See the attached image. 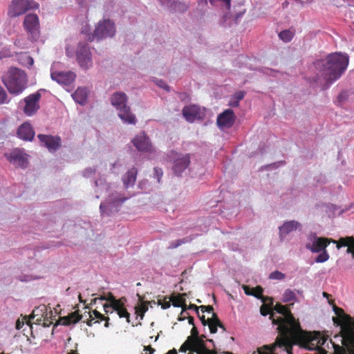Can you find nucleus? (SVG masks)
<instances>
[{
    "mask_svg": "<svg viewBox=\"0 0 354 354\" xmlns=\"http://www.w3.org/2000/svg\"><path fill=\"white\" fill-rule=\"evenodd\" d=\"M281 304L275 306L276 311L282 315L277 319L273 318V324L278 325L277 330L280 337L277 338L276 342L270 345H265L259 348L253 354H276L275 350L279 347H286L292 336H297L301 346L310 350L316 351L314 354H346L345 349L332 340L328 342L326 336L320 332H306L301 330L299 323L293 317L290 307Z\"/></svg>",
    "mask_w": 354,
    "mask_h": 354,
    "instance_id": "nucleus-1",
    "label": "nucleus"
},
{
    "mask_svg": "<svg viewBox=\"0 0 354 354\" xmlns=\"http://www.w3.org/2000/svg\"><path fill=\"white\" fill-rule=\"evenodd\" d=\"M348 62L347 54L336 52L329 54L324 59L316 60L314 66L326 83L330 85L345 72Z\"/></svg>",
    "mask_w": 354,
    "mask_h": 354,
    "instance_id": "nucleus-2",
    "label": "nucleus"
},
{
    "mask_svg": "<svg viewBox=\"0 0 354 354\" xmlns=\"http://www.w3.org/2000/svg\"><path fill=\"white\" fill-rule=\"evenodd\" d=\"M95 198H99L100 195L103 193H109L106 202L101 203L100 210L102 214L111 215L118 212L119 207L129 198L123 196L120 193L117 192H111V185L106 183L105 179L100 178L95 180Z\"/></svg>",
    "mask_w": 354,
    "mask_h": 354,
    "instance_id": "nucleus-3",
    "label": "nucleus"
},
{
    "mask_svg": "<svg viewBox=\"0 0 354 354\" xmlns=\"http://www.w3.org/2000/svg\"><path fill=\"white\" fill-rule=\"evenodd\" d=\"M2 82L10 94L18 95L27 87L28 77L24 71L10 68L1 77Z\"/></svg>",
    "mask_w": 354,
    "mask_h": 354,
    "instance_id": "nucleus-4",
    "label": "nucleus"
},
{
    "mask_svg": "<svg viewBox=\"0 0 354 354\" xmlns=\"http://www.w3.org/2000/svg\"><path fill=\"white\" fill-rule=\"evenodd\" d=\"M335 312L341 319L343 326L341 334L334 338L340 341L349 354H354V321L339 308H335Z\"/></svg>",
    "mask_w": 354,
    "mask_h": 354,
    "instance_id": "nucleus-5",
    "label": "nucleus"
},
{
    "mask_svg": "<svg viewBox=\"0 0 354 354\" xmlns=\"http://www.w3.org/2000/svg\"><path fill=\"white\" fill-rule=\"evenodd\" d=\"M111 105L118 111V115L121 120L128 124H136L137 119L127 105V95L121 91L115 92L110 98Z\"/></svg>",
    "mask_w": 354,
    "mask_h": 354,
    "instance_id": "nucleus-6",
    "label": "nucleus"
},
{
    "mask_svg": "<svg viewBox=\"0 0 354 354\" xmlns=\"http://www.w3.org/2000/svg\"><path fill=\"white\" fill-rule=\"evenodd\" d=\"M59 63H53L50 68V77L53 81L66 86L71 87L76 78V74L72 71H56L55 68Z\"/></svg>",
    "mask_w": 354,
    "mask_h": 354,
    "instance_id": "nucleus-7",
    "label": "nucleus"
},
{
    "mask_svg": "<svg viewBox=\"0 0 354 354\" xmlns=\"http://www.w3.org/2000/svg\"><path fill=\"white\" fill-rule=\"evenodd\" d=\"M77 61L81 68L88 69L93 65L90 47L85 41H80L76 50Z\"/></svg>",
    "mask_w": 354,
    "mask_h": 354,
    "instance_id": "nucleus-8",
    "label": "nucleus"
},
{
    "mask_svg": "<svg viewBox=\"0 0 354 354\" xmlns=\"http://www.w3.org/2000/svg\"><path fill=\"white\" fill-rule=\"evenodd\" d=\"M35 8H37V3L33 0H13L8 14L11 17H16Z\"/></svg>",
    "mask_w": 354,
    "mask_h": 354,
    "instance_id": "nucleus-9",
    "label": "nucleus"
},
{
    "mask_svg": "<svg viewBox=\"0 0 354 354\" xmlns=\"http://www.w3.org/2000/svg\"><path fill=\"white\" fill-rule=\"evenodd\" d=\"M330 242L337 244L338 241L319 237L315 233H310L308 236V243L306 248L313 253H319L325 250Z\"/></svg>",
    "mask_w": 354,
    "mask_h": 354,
    "instance_id": "nucleus-10",
    "label": "nucleus"
},
{
    "mask_svg": "<svg viewBox=\"0 0 354 354\" xmlns=\"http://www.w3.org/2000/svg\"><path fill=\"white\" fill-rule=\"evenodd\" d=\"M190 155L175 153L172 161L171 171L173 174L179 177L188 168L190 164Z\"/></svg>",
    "mask_w": 354,
    "mask_h": 354,
    "instance_id": "nucleus-11",
    "label": "nucleus"
},
{
    "mask_svg": "<svg viewBox=\"0 0 354 354\" xmlns=\"http://www.w3.org/2000/svg\"><path fill=\"white\" fill-rule=\"evenodd\" d=\"M115 34V24L110 19L100 21L95 29V36L98 40L112 37Z\"/></svg>",
    "mask_w": 354,
    "mask_h": 354,
    "instance_id": "nucleus-12",
    "label": "nucleus"
},
{
    "mask_svg": "<svg viewBox=\"0 0 354 354\" xmlns=\"http://www.w3.org/2000/svg\"><path fill=\"white\" fill-rule=\"evenodd\" d=\"M24 26L30 35L31 41H36L39 36V18L37 15L28 14L25 17Z\"/></svg>",
    "mask_w": 354,
    "mask_h": 354,
    "instance_id": "nucleus-13",
    "label": "nucleus"
},
{
    "mask_svg": "<svg viewBox=\"0 0 354 354\" xmlns=\"http://www.w3.org/2000/svg\"><path fill=\"white\" fill-rule=\"evenodd\" d=\"M41 91V90L37 91L24 98L25 106L24 112L26 115H32L39 109V101L41 96L40 93Z\"/></svg>",
    "mask_w": 354,
    "mask_h": 354,
    "instance_id": "nucleus-14",
    "label": "nucleus"
},
{
    "mask_svg": "<svg viewBox=\"0 0 354 354\" xmlns=\"http://www.w3.org/2000/svg\"><path fill=\"white\" fill-rule=\"evenodd\" d=\"M37 138L41 145L46 147L50 152L56 151L61 147V138L58 136L39 134Z\"/></svg>",
    "mask_w": 354,
    "mask_h": 354,
    "instance_id": "nucleus-15",
    "label": "nucleus"
},
{
    "mask_svg": "<svg viewBox=\"0 0 354 354\" xmlns=\"http://www.w3.org/2000/svg\"><path fill=\"white\" fill-rule=\"evenodd\" d=\"M131 142L139 151L149 152L152 151V145L150 139L145 132L138 133Z\"/></svg>",
    "mask_w": 354,
    "mask_h": 354,
    "instance_id": "nucleus-16",
    "label": "nucleus"
},
{
    "mask_svg": "<svg viewBox=\"0 0 354 354\" xmlns=\"http://www.w3.org/2000/svg\"><path fill=\"white\" fill-rule=\"evenodd\" d=\"M236 120V115L232 109H227L220 113L216 120V123L220 129H229L232 127Z\"/></svg>",
    "mask_w": 354,
    "mask_h": 354,
    "instance_id": "nucleus-17",
    "label": "nucleus"
},
{
    "mask_svg": "<svg viewBox=\"0 0 354 354\" xmlns=\"http://www.w3.org/2000/svg\"><path fill=\"white\" fill-rule=\"evenodd\" d=\"M160 3L171 12L184 13L189 6L179 0H158Z\"/></svg>",
    "mask_w": 354,
    "mask_h": 354,
    "instance_id": "nucleus-18",
    "label": "nucleus"
},
{
    "mask_svg": "<svg viewBox=\"0 0 354 354\" xmlns=\"http://www.w3.org/2000/svg\"><path fill=\"white\" fill-rule=\"evenodd\" d=\"M182 112L184 118L189 122H193L196 120H201L204 117V112L196 105L185 106Z\"/></svg>",
    "mask_w": 354,
    "mask_h": 354,
    "instance_id": "nucleus-19",
    "label": "nucleus"
},
{
    "mask_svg": "<svg viewBox=\"0 0 354 354\" xmlns=\"http://www.w3.org/2000/svg\"><path fill=\"white\" fill-rule=\"evenodd\" d=\"M8 160L21 168H26L28 165L27 155L18 149H15L10 152Z\"/></svg>",
    "mask_w": 354,
    "mask_h": 354,
    "instance_id": "nucleus-20",
    "label": "nucleus"
},
{
    "mask_svg": "<svg viewBox=\"0 0 354 354\" xmlns=\"http://www.w3.org/2000/svg\"><path fill=\"white\" fill-rule=\"evenodd\" d=\"M301 228V224L296 221H288L284 222L282 225L279 227V239L282 241L286 236L290 232Z\"/></svg>",
    "mask_w": 354,
    "mask_h": 354,
    "instance_id": "nucleus-21",
    "label": "nucleus"
},
{
    "mask_svg": "<svg viewBox=\"0 0 354 354\" xmlns=\"http://www.w3.org/2000/svg\"><path fill=\"white\" fill-rule=\"evenodd\" d=\"M17 136L24 141H32L35 137V131L30 123L24 122L19 127Z\"/></svg>",
    "mask_w": 354,
    "mask_h": 354,
    "instance_id": "nucleus-22",
    "label": "nucleus"
},
{
    "mask_svg": "<svg viewBox=\"0 0 354 354\" xmlns=\"http://www.w3.org/2000/svg\"><path fill=\"white\" fill-rule=\"evenodd\" d=\"M342 247H347L346 253L351 254L354 259V238L353 236L340 238L337 242L336 248L339 250Z\"/></svg>",
    "mask_w": 354,
    "mask_h": 354,
    "instance_id": "nucleus-23",
    "label": "nucleus"
},
{
    "mask_svg": "<svg viewBox=\"0 0 354 354\" xmlns=\"http://www.w3.org/2000/svg\"><path fill=\"white\" fill-rule=\"evenodd\" d=\"M127 299L124 297H122L120 299H117V301H114L115 311L117 312L120 317L127 318V322H129L130 314L127 312L124 308V301Z\"/></svg>",
    "mask_w": 354,
    "mask_h": 354,
    "instance_id": "nucleus-24",
    "label": "nucleus"
},
{
    "mask_svg": "<svg viewBox=\"0 0 354 354\" xmlns=\"http://www.w3.org/2000/svg\"><path fill=\"white\" fill-rule=\"evenodd\" d=\"M88 97V91L86 88L78 87L74 93L72 94V97L75 102L84 105L86 104Z\"/></svg>",
    "mask_w": 354,
    "mask_h": 354,
    "instance_id": "nucleus-25",
    "label": "nucleus"
},
{
    "mask_svg": "<svg viewBox=\"0 0 354 354\" xmlns=\"http://www.w3.org/2000/svg\"><path fill=\"white\" fill-rule=\"evenodd\" d=\"M136 176L137 169L135 167H132L128 170V171L122 177L124 186L126 188L133 186L136 182Z\"/></svg>",
    "mask_w": 354,
    "mask_h": 354,
    "instance_id": "nucleus-26",
    "label": "nucleus"
},
{
    "mask_svg": "<svg viewBox=\"0 0 354 354\" xmlns=\"http://www.w3.org/2000/svg\"><path fill=\"white\" fill-rule=\"evenodd\" d=\"M353 207V205H346L344 208H342L341 207H338L333 204H329L327 206V208L328 209V212H330L329 216H340L344 212L351 209Z\"/></svg>",
    "mask_w": 354,
    "mask_h": 354,
    "instance_id": "nucleus-27",
    "label": "nucleus"
},
{
    "mask_svg": "<svg viewBox=\"0 0 354 354\" xmlns=\"http://www.w3.org/2000/svg\"><path fill=\"white\" fill-rule=\"evenodd\" d=\"M99 299L106 300L109 302V304H106L103 306L106 313H112L115 311V306L113 304L114 301H117V299L112 295H110L109 297H101Z\"/></svg>",
    "mask_w": 354,
    "mask_h": 354,
    "instance_id": "nucleus-28",
    "label": "nucleus"
},
{
    "mask_svg": "<svg viewBox=\"0 0 354 354\" xmlns=\"http://www.w3.org/2000/svg\"><path fill=\"white\" fill-rule=\"evenodd\" d=\"M81 316L79 315L76 312L72 313L68 317H63L62 324L64 326H69L71 324H75L81 319Z\"/></svg>",
    "mask_w": 354,
    "mask_h": 354,
    "instance_id": "nucleus-29",
    "label": "nucleus"
},
{
    "mask_svg": "<svg viewBox=\"0 0 354 354\" xmlns=\"http://www.w3.org/2000/svg\"><path fill=\"white\" fill-rule=\"evenodd\" d=\"M137 295L139 297L140 304L135 307L136 313L140 317L141 319H142L145 313L148 310V302L142 301V298L140 297V295Z\"/></svg>",
    "mask_w": 354,
    "mask_h": 354,
    "instance_id": "nucleus-30",
    "label": "nucleus"
},
{
    "mask_svg": "<svg viewBox=\"0 0 354 354\" xmlns=\"http://www.w3.org/2000/svg\"><path fill=\"white\" fill-rule=\"evenodd\" d=\"M282 301L288 303L290 301H298L294 291L290 289H286L282 295Z\"/></svg>",
    "mask_w": 354,
    "mask_h": 354,
    "instance_id": "nucleus-31",
    "label": "nucleus"
},
{
    "mask_svg": "<svg viewBox=\"0 0 354 354\" xmlns=\"http://www.w3.org/2000/svg\"><path fill=\"white\" fill-rule=\"evenodd\" d=\"M194 239L193 236H187L183 239H179L175 241H172L169 243V245L168 246L169 249H174L183 243H189Z\"/></svg>",
    "mask_w": 354,
    "mask_h": 354,
    "instance_id": "nucleus-32",
    "label": "nucleus"
},
{
    "mask_svg": "<svg viewBox=\"0 0 354 354\" xmlns=\"http://www.w3.org/2000/svg\"><path fill=\"white\" fill-rule=\"evenodd\" d=\"M294 37V33L290 30H284L279 33V37L284 42H289Z\"/></svg>",
    "mask_w": 354,
    "mask_h": 354,
    "instance_id": "nucleus-33",
    "label": "nucleus"
},
{
    "mask_svg": "<svg viewBox=\"0 0 354 354\" xmlns=\"http://www.w3.org/2000/svg\"><path fill=\"white\" fill-rule=\"evenodd\" d=\"M208 325L209 327L210 332L212 333H216L217 332L218 326L225 330L223 324L220 322L217 317H216V319H213L212 320H209L208 322Z\"/></svg>",
    "mask_w": 354,
    "mask_h": 354,
    "instance_id": "nucleus-34",
    "label": "nucleus"
},
{
    "mask_svg": "<svg viewBox=\"0 0 354 354\" xmlns=\"http://www.w3.org/2000/svg\"><path fill=\"white\" fill-rule=\"evenodd\" d=\"M34 316H41V317L48 318L47 308L45 305H41L32 311Z\"/></svg>",
    "mask_w": 354,
    "mask_h": 354,
    "instance_id": "nucleus-35",
    "label": "nucleus"
},
{
    "mask_svg": "<svg viewBox=\"0 0 354 354\" xmlns=\"http://www.w3.org/2000/svg\"><path fill=\"white\" fill-rule=\"evenodd\" d=\"M209 3L213 6H218V3L223 5L227 10L230 9L231 0H209Z\"/></svg>",
    "mask_w": 354,
    "mask_h": 354,
    "instance_id": "nucleus-36",
    "label": "nucleus"
},
{
    "mask_svg": "<svg viewBox=\"0 0 354 354\" xmlns=\"http://www.w3.org/2000/svg\"><path fill=\"white\" fill-rule=\"evenodd\" d=\"M329 259V254L326 252V249L320 252V254L316 257L315 262L324 263Z\"/></svg>",
    "mask_w": 354,
    "mask_h": 354,
    "instance_id": "nucleus-37",
    "label": "nucleus"
},
{
    "mask_svg": "<svg viewBox=\"0 0 354 354\" xmlns=\"http://www.w3.org/2000/svg\"><path fill=\"white\" fill-rule=\"evenodd\" d=\"M163 176V171L161 168L156 167L153 168V177L157 180L158 183H160L161 178Z\"/></svg>",
    "mask_w": 354,
    "mask_h": 354,
    "instance_id": "nucleus-38",
    "label": "nucleus"
},
{
    "mask_svg": "<svg viewBox=\"0 0 354 354\" xmlns=\"http://www.w3.org/2000/svg\"><path fill=\"white\" fill-rule=\"evenodd\" d=\"M153 82L160 88H163L167 92L170 91V87L161 79L155 78Z\"/></svg>",
    "mask_w": 354,
    "mask_h": 354,
    "instance_id": "nucleus-39",
    "label": "nucleus"
},
{
    "mask_svg": "<svg viewBox=\"0 0 354 354\" xmlns=\"http://www.w3.org/2000/svg\"><path fill=\"white\" fill-rule=\"evenodd\" d=\"M82 34L85 35L86 36V39L89 41H92L95 37V33L91 34L90 32V28L88 27L86 25L82 27Z\"/></svg>",
    "mask_w": 354,
    "mask_h": 354,
    "instance_id": "nucleus-40",
    "label": "nucleus"
},
{
    "mask_svg": "<svg viewBox=\"0 0 354 354\" xmlns=\"http://www.w3.org/2000/svg\"><path fill=\"white\" fill-rule=\"evenodd\" d=\"M9 102L8 95L2 86H0V104Z\"/></svg>",
    "mask_w": 354,
    "mask_h": 354,
    "instance_id": "nucleus-41",
    "label": "nucleus"
},
{
    "mask_svg": "<svg viewBox=\"0 0 354 354\" xmlns=\"http://www.w3.org/2000/svg\"><path fill=\"white\" fill-rule=\"evenodd\" d=\"M285 277L286 275L283 273L279 271H274L270 274L269 278L271 279L282 280Z\"/></svg>",
    "mask_w": 354,
    "mask_h": 354,
    "instance_id": "nucleus-42",
    "label": "nucleus"
},
{
    "mask_svg": "<svg viewBox=\"0 0 354 354\" xmlns=\"http://www.w3.org/2000/svg\"><path fill=\"white\" fill-rule=\"evenodd\" d=\"M190 308H194V309L196 311V313H197V314H198V317L200 318V319L201 320V322H202V323H203V324L204 326H205L206 324H208V322H209V320H212V319H208L207 320H206V319H205V316H204L203 315H202L201 316V315H200V313H199V312H198V306H195V305H192V306H190Z\"/></svg>",
    "mask_w": 354,
    "mask_h": 354,
    "instance_id": "nucleus-43",
    "label": "nucleus"
},
{
    "mask_svg": "<svg viewBox=\"0 0 354 354\" xmlns=\"http://www.w3.org/2000/svg\"><path fill=\"white\" fill-rule=\"evenodd\" d=\"M95 173V169L94 168H86L82 171V175L85 178H89L92 175H93Z\"/></svg>",
    "mask_w": 354,
    "mask_h": 354,
    "instance_id": "nucleus-44",
    "label": "nucleus"
},
{
    "mask_svg": "<svg viewBox=\"0 0 354 354\" xmlns=\"http://www.w3.org/2000/svg\"><path fill=\"white\" fill-rule=\"evenodd\" d=\"M245 96V92L244 91H237L233 95V97L235 98V100H237L239 102Z\"/></svg>",
    "mask_w": 354,
    "mask_h": 354,
    "instance_id": "nucleus-45",
    "label": "nucleus"
},
{
    "mask_svg": "<svg viewBox=\"0 0 354 354\" xmlns=\"http://www.w3.org/2000/svg\"><path fill=\"white\" fill-rule=\"evenodd\" d=\"M252 292L257 293V295L254 296L259 298L263 293V289L260 286H257L256 288L252 289Z\"/></svg>",
    "mask_w": 354,
    "mask_h": 354,
    "instance_id": "nucleus-46",
    "label": "nucleus"
},
{
    "mask_svg": "<svg viewBox=\"0 0 354 354\" xmlns=\"http://www.w3.org/2000/svg\"><path fill=\"white\" fill-rule=\"evenodd\" d=\"M93 314L95 315V317L97 318V319H105V320H109V318L107 317H104V316L101 314L100 313L97 312V310H94L93 311Z\"/></svg>",
    "mask_w": 354,
    "mask_h": 354,
    "instance_id": "nucleus-47",
    "label": "nucleus"
},
{
    "mask_svg": "<svg viewBox=\"0 0 354 354\" xmlns=\"http://www.w3.org/2000/svg\"><path fill=\"white\" fill-rule=\"evenodd\" d=\"M24 59H26V64H27V65H28V66H32V65H33L34 60H33V58H32V57H31L30 56H29V55H26V54H25V55H24Z\"/></svg>",
    "mask_w": 354,
    "mask_h": 354,
    "instance_id": "nucleus-48",
    "label": "nucleus"
},
{
    "mask_svg": "<svg viewBox=\"0 0 354 354\" xmlns=\"http://www.w3.org/2000/svg\"><path fill=\"white\" fill-rule=\"evenodd\" d=\"M243 289L244 290V292L245 293V295H256L257 293H254L253 292H252V289L250 288V287H248V286H243Z\"/></svg>",
    "mask_w": 354,
    "mask_h": 354,
    "instance_id": "nucleus-49",
    "label": "nucleus"
},
{
    "mask_svg": "<svg viewBox=\"0 0 354 354\" xmlns=\"http://www.w3.org/2000/svg\"><path fill=\"white\" fill-rule=\"evenodd\" d=\"M239 105V102L237 100H235L234 97H232L229 102V106L232 107H237Z\"/></svg>",
    "mask_w": 354,
    "mask_h": 354,
    "instance_id": "nucleus-50",
    "label": "nucleus"
},
{
    "mask_svg": "<svg viewBox=\"0 0 354 354\" xmlns=\"http://www.w3.org/2000/svg\"><path fill=\"white\" fill-rule=\"evenodd\" d=\"M260 312L263 316H266L267 315L269 314V310L264 306L261 307Z\"/></svg>",
    "mask_w": 354,
    "mask_h": 354,
    "instance_id": "nucleus-51",
    "label": "nucleus"
},
{
    "mask_svg": "<svg viewBox=\"0 0 354 354\" xmlns=\"http://www.w3.org/2000/svg\"><path fill=\"white\" fill-rule=\"evenodd\" d=\"M198 308V309L200 308L201 310L203 313L206 312L207 309H209V310H213V308L212 306H199Z\"/></svg>",
    "mask_w": 354,
    "mask_h": 354,
    "instance_id": "nucleus-52",
    "label": "nucleus"
},
{
    "mask_svg": "<svg viewBox=\"0 0 354 354\" xmlns=\"http://www.w3.org/2000/svg\"><path fill=\"white\" fill-rule=\"evenodd\" d=\"M337 98H338L339 102H341L342 100H344V98H345V94H344V93H341L338 95Z\"/></svg>",
    "mask_w": 354,
    "mask_h": 354,
    "instance_id": "nucleus-53",
    "label": "nucleus"
},
{
    "mask_svg": "<svg viewBox=\"0 0 354 354\" xmlns=\"http://www.w3.org/2000/svg\"><path fill=\"white\" fill-rule=\"evenodd\" d=\"M170 307V303L169 301L165 302L164 304L162 305V308L167 309Z\"/></svg>",
    "mask_w": 354,
    "mask_h": 354,
    "instance_id": "nucleus-54",
    "label": "nucleus"
},
{
    "mask_svg": "<svg viewBox=\"0 0 354 354\" xmlns=\"http://www.w3.org/2000/svg\"><path fill=\"white\" fill-rule=\"evenodd\" d=\"M145 351H150V354L153 353L155 351V350L153 348H152L151 347H150V346L145 347Z\"/></svg>",
    "mask_w": 354,
    "mask_h": 354,
    "instance_id": "nucleus-55",
    "label": "nucleus"
},
{
    "mask_svg": "<svg viewBox=\"0 0 354 354\" xmlns=\"http://www.w3.org/2000/svg\"><path fill=\"white\" fill-rule=\"evenodd\" d=\"M166 354H177V351L176 349H172L169 351Z\"/></svg>",
    "mask_w": 354,
    "mask_h": 354,
    "instance_id": "nucleus-56",
    "label": "nucleus"
},
{
    "mask_svg": "<svg viewBox=\"0 0 354 354\" xmlns=\"http://www.w3.org/2000/svg\"><path fill=\"white\" fill-rule=\"evenodd\" d=\"M189 323L190 324H194V318L193 317H189Z\"/></svg>",
    "mask_w": 354,
    "mask_h": 354,
    "instance_id": "nucleus-57",
    "label": "nucleus"
},
{
    "mask_svg": "<svg viewBox=\"0 0 354 354\" xmlns=\"http://www.w3.org/2000/svg\"><path fill=\"white\" fill-rule=\"evenodd\" d=\"M206 312H208V313H212V316L214 317V319H216V315L213 313V310H209V309H207V310H206Z\"/></svg>",
    "mask_w": 354,
    "mask_h": 354,
    "instance_id": "nucleus-58",
    "label": "nucleus"
},
{
    "mask_svg": "<svg viewBox=\"0 0 354 354\" xmlns=\"http://www.w3.org/2000/svg\"><path fill=\"white\" fill-rule=\"evenodd\" d=\"M91 321H92V320H90V321H88V322H87V324H88V326H91Z\"/></svg>",
    "mask_w": 354,
    "mask_h": 354,
    "instance_id": "nucleus-59",
    "label": "nucleus"
},
{
    "mask_svg": "<svg viewBox=\"0 0 354 354\" xmlns=\"http://www.w3.org/2000/svg\"><path fill=\"white\" fill-rule=\"evenodd\" d=\"M324 297H328V294L326 292H323Z\"/></svg>",
    "mask_w": 354,
    "mask_h": 354,
    "instance_id": "nucleus-60",
    "label": "nucleus"
},
{
    "mask_svg": "<svg viewBox=\"0 0 354 354\" xmlns=\"http://www.w3.org/2000/svg\"><path fill=\"white\" fill-rule=\"evenodd\" d=\"M79 299H80V302H83L80 295H79Z\"/></svg>",
    "mask_w": 354,
    "mask_h": 354,
    "instance_id": "nucleus-61",
    "label": "nucleus"
},
{
    "mask_svg": "<svg viewBox=\"0 0 354 354\" xmlns=\"http://www.w3.org/2000/svg\"><path fill=\"white\" fill-rule=\"evenodd\" d=\"M104 326H105V327H108L109 326V323L106 322Z\"/></svg>",
    "mask_w": 354,
    "mask_h": 354,
    "instance_id": "nucleus-62",
    "label": "nucleus"
},
{
    "mask_svg": "<svg viewBox=\"0 0 354 354\" xmlns=\"http://www.w3.org/2000/svg\"><path fill=\"white\" fill-rule=\"evenodd\" d=\"M174 306H180V304H174Z\"/></svg>",
    "mask_w": 354,
    "mask_h": 354,
    "instance_id": "nucleus-63",
    "label": "nucleus"
},
{
    "mask_svg": "<svg viewBox=\"0 0 354 354\" xmlns=\"http://www.w3.org/2000/svg\"><path fill=\"white\" fill-rule=\"evenodd\" d=\"M195 331H196V329L194 328H192V333H195Z\"/></svg>",
    "mask_w": 354,
    "mask_h": 354,
    "instance_id": "nucleus-64",
    "label": "nucleus"
}]
</instances>
